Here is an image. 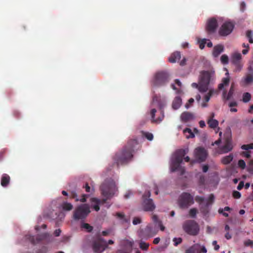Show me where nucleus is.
Returning a JSON list of instances; mask_svg holds the SVG:
<instances>
[{"label":"nucleus","mask_w":253,"mask_h":253,"mask_svg":"<svg viewBox=\"0 0 253 253\" xmlns=\"http://www.w3.org/2000/svg\"><path fill=\"white\" fill-rule=\"evenodd\" d=\"M138 144L136 139L129 140L122 151L117 152L113 157V165H116L119 168L120 165L127 164L133 157L134 148Z\"/></svg>","instance_id":"nucleus-1"},{"label":"nucleus","mask_w":253,"mask_h":253,"mask_svg":"<svg viewBox=\"0 0 253 253\" xmlns=\"http://www.w3.org/2000/svg\"><path fill=\"white\" fill-rule=\"evenodd\" d=\"M100 190L102 195L105 198L102 200H99L97 198L92 199V202L96 203V205H94L93 209L97 211L100 210L99 205L105 204L108 199L112 197L115 194L116 190V186L115 182L112 179L106 180L101 184Z\"/></svg>","instance_id":"nucleus-2"},{"label":"nucleus","mask_w":253,"mask_h":253,"mask_svg":"<svg viewBox=\"0 0 253 253\" xmlns=\"http://www.w3.org/2000/svg\"><path fill=\"white\" fill-rule=\"evenodd\" d=\"M188 149H178L173 154L171 160L170 170L172 172L179 171L181 175L185 173V169L182 167L180 165L183 161V159L186 162L190 161V158L188 156L184 157L188 153Z\"/></svg>","instance_id":"nucleus-3"},{"label":"nucleus","mask_w":253,"mask_h":253,"mask_svg":"<svg viewBox=\"0 0 253 253\" xmlns=\"http://www.w3.org/2000/svg\"><path fill=\"white\" fill-rule=\"evenodd\" d=\"M214 71L212 70L201 71L199 78V91L201 92H206L211 82L214 80Z\"/></svg>","instance_id":"nucleus-4"},{"label":"nucleus","mask_w":253,"mask_h":253,"mask_svg":"<svg viewBox=\"0 0 253 253\" xmlns=\"http://www.w3.org/2000/svg\"><path fill=\"white\" fill-rule=\"evenodd\" d=\"M169 81V74L166 71H160L155 74L151 84L154 86L160 87L165 85Z\"/></svg>","instance_id":"nucleus-5"},{"label":"nucleus","mask_w":253,"mask_h":253,"mask_svg":"<svg viewBox=\"0 0 253 253\" xmlns=\"http://www.w3.org/2000/svg\"><path fill=\"white\" fill-rule=\"evenodd\" d=\"M158 232V230L156 225L149 224L145 228L139 230L138 231V235L141 239L147 240L154 236L157 234Z\"/></svg>","instance_id":"nucleus-6"},{"label":"nucleus","mask_w":253,"mask_h":253,"mask_svg":"<svg viewBox=\"0 0 253 253\" xmlns=\"http://www.w3.org/2000/svg\"><path fill=\"white\" fill-rule=\"evenodd\" d=\"M91 246L94 252L96 253H102L108 248L107 242L100 235L94 238L91 242Z\"/></svg>","instance_id":"nucleus-7"},{"label":"nucleus","mask_w":253,"mask_h":253,"mask_svg":"<svg viewBox=\"0 0 253 253\" xmlns=\"http://www.w3.org/2000/svg\"><path fill=\"white\" fill-rule=\"evenodd\" d=\"M90 212V208L87 204H81L78 206L74 211L73 218L76 220L84 219L86 217Z\"/></svg>","instance_id":"nucleus-8"},{"label":"nucleus","mask_w":253,"mask_h":253,"mask_svg":"<svg viewBox=\"0 0 253 253\" xmlns=\"http://www.w3.org/2000/svg\"><path fill=\"white\" fill-rule=\"evenodd\" d=\"M184 231L189 235H197L199 232V226L194 220H187L182 226Z\"/></svg>","instance_id":"nucleus-9"},{"label":"nucleus","mask_w":253,"mask_h":253,"mask_svg":"<svg viewBox=\"0 0 253 253\" xmlns=\"http://www.w3.org/2000/svg\"><path fill=\"white\" fill-rule=\"evenodd\" d=\"M178 203L181 208H187L194 203L193 197L190 194L184 192L180 196Z\"/></svg>","instance_id":"nucleus-10"},{"label":"nucleus","mask_w":253,"mask_h":253,"mask_svg":"<svg viewBox=\"0 0 253 253\" xmlns=\"http://www.w3.org/2000/svg\"><path fill=\"white\" fill-rule=\"evenodd\" d=\"M150 196L151 193L149 191L147 192V194L142 196L143 209L144 211H153L156 207L152 199L148 198Z\"/></svg>","instance_id":"nucleus-11"},{"label":"nucleus","mask_w":253,"mask_h":253,"mask_svg":"<svg viewBox=\"0 0 253 253\" xmlns=\"http://www.w3.org/2000/svg\"><path fill=\"white\" fill-rule=\"evenodd\" d=\"M235 27V24L231 21H225L219 30V34L221 36H227L232 33Z\"/></svg>","instance_id":"nucleus-12"},{"label":"nucleus","mask_w":253,"mask_h":253,"mask_svg":"<svg viewBox=\"0 0 253 253\" xmlns=\"http://www.w3.org/2000/svg\"><path fill=\"white\" fill-rule=\"evenodd\" d=\"M166 106L165 101L159 103V108L161 111V116L155 119V113L157 112L156 109H152L150 112L151 121L152 123H160L164 118V107Z\"/></svg>","instance_id":"nucleus-13"},{"label":"nucleus","mask_w":253,"mask_h":253,"mask_svg":"<svg viewBox=\"0 0 253 253\" xmlns=\"http://www.w3.org/2000/svg\"><path fill=\"white\" fill-rule=\"evenodd\" d=\"M208 152L204 148L198 147L195 150V156L200 163L205 161L208 156Z\"/></svg>","instance_id":"nucleus-14"},{"label":"nucleus","mask_w":253,"mask_h":253,"mask_svg":"<svg viewBox=\"0 0 253 253\" xmlns=\"http://www.w3.org/2000/svg\"><path fill=\"white\" fill-rule=\"evenodd\" d=\"M48 236V234L45 233L41 235H38L36 237L31 235H27L26 238L28 239L32 244L35 245L46 239Z\"/></svg>","instance_id":"nucleus-15"},{"label":"nucleus","mask_w":253,"mask_h":253,"mask_svg":"<svg viewBox=\"0 0 253 253\" xmlns=\"http://www.w3.org/2000/svg\"><path fill=\"white\" fill-rule=\"evenodd\" d=\"M217 27V22L216 19H210L207 24L206 29L209 33H213Z\"/></svg>","instance_id":"nucleus-16"},{"label":"nucleus","mask_w":253,"mask_h":253,"mask_svg":"<svg viewBox=\"0 0 253 253\" xmlns=\"http://www.w3.org/2000/svg\"><path fill=\"white\" fill-rule=\"evenodd\" d=\"M241 58L242 55L240 53H235L233 54L232 57V62L236 66V70L238 71H240L242 67L241 63Z\"/></svg>","instance_id":"nucleus-17"},{"label":"nucleus","mask_w":253,"mask_h":253,"mask_svg":"<svg viewBox=\"0 0 253 253\" xmlns=\"http://www.w3.org/2000/svg\"><path fill=\"white\" fill-rule=\"evenodd\" d=\"M195 119L194 114L189 112H184L180 116V119L182 122L187 123L189 121L193 120Z\"/></svg>","instance_id":"nucleus-18"},{"label":"nucleus","mask_w":253,"mask_h":253,"mask_svg":"<svg viewBox=\"0 0 253 253\" xmlns=\"http://www.w3.org/2000/svg\"><path fill=\"white\" fill-rule=\"evenodd\" d=\"M232 148L233 146L231 141L230 140L227 139L226 141L225 145L219 148V153L223 154L228 153V152L231 151Z\"/></svg>","instance_id":"nucleus-19"},{"label":"nucleus","mask_w":253,"mask_h":253,"mask_svg":"<svg viewBox=\"0 0 253 253\" xmlns=\"http://www.w3.org/2000/svg\"><path fill=\"white\" fill-rule=\"evenodd\" d=\"M70 198L75 199L76 202L80 201L81 202L84 203L86 202V198L87 195L85 194H83L82 195V197L81 199H79L77 196V194L75 191H72L70 192Z\"/></svg>","instance_id":"nucleus-20"},{"label":"nucleus","mask_w":253,"mask_h":253,"mask_svg":"<svg viewBox=\"0 0 253 253\" xmlns=\"http://www.w3.org/2000/svg\"><path fill=\"white\" fill-rule=\"evenodd\" d=\"M214 117V114L212 113L210 115V118L208 121V124L209 127L212 128H216L218 125V122L216 120L213 119Z\"/></svg>","instance_id":"nucleus-21"},{"label":"nucleus","mask_w":253,"mask_h":253,"mask_svg":"<svg viewBox=\"0 0 253 253\" xmlns=\"http://www.w3.org/2000/svg\"><path fill=\"white\" fill-rule=\"evenodd\" d=\"M224 50V46L221 44L215 45L213 49L212 55L214 57H218Z\"/></svg>","instance_id":"nucleus-22"},{"label":"nucleus","mask_w":253,"mask_h":253,"mask_svg":"<svg viewBox=\"0 0 253 253\" xmlns=\"http://www.w3.org/2000/svg\"><path fill=\"white\" fill-rule=\"evenodd\" d=\"M182 100L179 96H176L172 101V107L173 109H178L181 105Z\"/></svg>","instance_id":"nucleus-23"},{"label":"nucleus","mask_w":253,"mask_h":253,"mask_svg":"<svg viewBox=\"0 0 253 253\" xmlns=\"http://www.w3.org/2000/svg\"><path fill=\"white\" fill-rule=\"evenodd\" d=\"M181 58L180 52L176 51L173 52L169 58V61L170 63H175L177 60H179Z\"/></svg>","instance_id":"nucleus-24"},{"label":"nucleus","mask_w":253,"mask_h":253,"mask_svg":"<svg viewBox=\"0 0 253 253\" xmlns=\"http://www.w3.org/2000/svg\"><path fill=\"white\" fill-rule=\"evenodd\" d=\"M10 179V176L7 174H3L1 176L0 182L1 186L6 187L9 183Z\"/></svg>","instance_id":"nucleus-25"},{"label":"nucleus","mask_w":253,"mask_h":253,"mask_svg":"<svg viewBox=\"0 0 253 253\" xmlns=\"http://www.w3.org/2000/svg\"><path fill=\"white\" fill-rule=\"evenodd\" d=\"M233 159V155L230 154L229 155L223 157L221 159V163L224 165L229 164Z\"/></svg>","instance_id":"nucleus-26"},{"label":"nucleus","mask_w":253,"mask_h":253,"mask_svg":"<svg viewBox=\"0 0 253 253\" xmlns=\"http://www.w3.org/2000/svg\"><path fill=\"white\" fill-rule=\"evenodd\" d=\"M229 83V78L228 77L224 78L222 80V83L219 84L218 86V89H222L224 86L228 85Z\"/></svg>","instance_id":"nucleus-27"},{"label":"nucleus","mask_w":253,"mask_h":253,"mask_svg":"<svg viewBox=\"0 0 253 253\" xmlns=\"http://www.w3.org/2000/svg\"><path fill=\"white\" fill-rule=\"evenodd\" d=\"M62 208L64 211H70L72 210L73 206L71 203L63 202L62 204Z\"/></svg>","instance_id":"nucleus-28"},{"label":"nucleus","mask_w":253,"mask_h":253,"mask_svg":"<svg viewBox=\"0 0 253 253\" xmlns=\"http://www.w3.org/2000/svg\"><path fill=\"white\" fill-rule=\"evenodd\" d=\"M183 132L187 138H193L195 136L194 134L192 132L190 128H186L184 129Z\"/></svg>","instance_id":"nucleus-29"},{"label":"nucleus","mask_w":253,"mask_h":253,"mask_svg":"<svg viewBox=\"0 0 253 253\" xmlns=\"http://www.w3.org/2000/svg\"><path fill=\"white\" fill-rule=\"evenodd\" d=\"M139 248L143 251H147L149 247V244L141 240L139 243Z\"/></svg>","instance_id":"nucleus-30"},{"label":"nucleus","mask_w":253,"mask_h":253,"mask_svg":"<svg viewBox=\"0 0 253 253\" xmlns=\"http://www.w3.org/2000/svg\"><path fill=\"white\" fill-rule=\"evenodd\" d=\"M209 206L206 203L205 204L201 205L200 207L201 211L203 214H207L209 211Z\"/></svg>","instance_id":"nucleus-31"},{"label":"nucleus","mask_w":253,"mask_h":253,"mask_svg":"<svg viewBox=\"0 0 253 253\" xmlns=\"http://www.w3.org/2000/svg\"><path fill=\"white\" fill-rule=\"evenodd\" d=\"M246 37L251 43H253V32L252 30H248L246 32Z\"/></svg>","instance_id":"nucleus-32"},{"label":"nucleus","mask_w":253,"mask_h":253,"mask_svg":"<svg viewBox=\"0 0 253 253\" xmlns=\"http://www.w3.org/2000/svg\"><path fill=\"white\" fill-rule=\"evenodd\" d=\"M116 216L120 219L123 220L124 222L128 223L129 222V219L125 217V214L121 212L116 213Z\"/></svg>","instance_id":"nucleus-33"},{"label":"nucleus","mask_w":253,"mask_h":253,"mask_svg":"<svg viewBox=\"0 0 253 253\" xmlns=\"http://www.w3.org/2000/svg\"><path fill=\"white\" fill-rule=\"evenodd\" d=\"M81 227L85 229L88 232H91L93 230V227L88 223H84L81 224Z\"/></svg>","instance_id":"nucleus-34"},{"label":"nucleus","mask_w":253,"mask_h":253,"mask_svg":"<svg viewBox=\"0 0 253 253\" xmlns=\"http://www.w3.org/2000/svg\"><path fill=\"white\" fill-rule=\"evenodd\" d=\"M214 201V196L213 194H211L207 200L206 204L210 206L213 203Z\"/></svg>","instance_id":"nucleus-35"},{"label":"nucleus","mask_w":253,"mask_h":253,"mask_svg":"<svg viewBox=\"0 0 253 253\" xmlns=\"http://www.w3.org/2000/svg\"><path fill=\"white\" fill-rule=\"evenodd\" d=\"M251 98V95L249 93L246 92L243 94V102H246V103L248 102L250 100Z\"/></svg>","instance_id":"nucleus-36"},{"label":"nucleus","mask_w":253,"mask_h":253,"mask_svg":"<svg viewBox=\"0 0 253 253\" xmlns=\"http://www.w3.org/2000/svg\"><path fill=\"white\" fill-rule=\"evenodd\" d=\"M185 253H200V252L195 247L192 246L187 249Z\"/></svg>","instance_id":"nucleus-37"},{"label":"nucleus","mask_w":253,"mask_h":253,"mask_svg":"<svg viewBox=\"0 0 253 253\" xmlns=\"http://www.w3.org/2000/svg\"><path fill=\"white\" fill-rule=\"evenodd\" d=\"M234 91V85L232 84L231 85L230 90H229V92H228V94L227 95V97H226V99L227 100H229V99H230V98L232 96V95L233 94Z\"/></svg>","instance_id":"nucleus-38"},{"label":"nucleus","mask_w":253,"mask_h":253,"mask_svg":"<svg viewBox=\"0 0 253 253\" xmlns=\"http://www.w3.org/2000/svg\"><path fill=\"white\" fill-rule=\"evenodd\" d=\"M220 60L222 64H227L229 61L228 57L225 54L222 55L221 56Z\"/></svg>","instance_id":"nucleus-39"},{"label":"nucleus","mask_w":253,"mask_h":253,"mask_svg":"<svg viewBox=\"0 0 253 253\" xmlns=\"http://www.w3.org/2000/svg\"><path fill=\"white\" fill-rule=\"evenodd\" d=\"M241 148L243 150H248L249 149H253V143L249 144H244L241 146Z\"/></svg>","instance_id":"nucleus-40"},{"label":"nucleus","mask_w":253,"mask_h":253,"mask_svg":"<svg viewBox=\"0 0 253 253\" xmlns=\"http://www.w3.org/2000/svg\"><path fill=\"white\" fill-rule=\"evenodd\" d=\"M197 210L195 208H193L190 210L189 213V215L191 217H195L197 214Z\"/></svg>","instance_id":"nucleus-41"},{"label":"nucleus","mask_w":253,"mask_h":253,"mask_svg":"<svg viewBox=\"0 0 253 253\" xmlns=\"http://www.w3.org/2000/svg\"><path fill=\"white\" fill-rule=\"evenodd\" d=\"M182 241L181 238H174L173 239V242H174V245L177 246L179 244H181Z\"/></svg>","instance_id":"nucleus-42"},{"label":"nucleus","mask_w":253,"mask_h":253,"mask_svg":"<svg viewBox=\"0 0 253 253\" xmlns=\"http://www.w3.org/2000/svg\"><path fill=\"white\" fill-rule=\"evenodd\" d=\"M141 222V219L140 217H135L133 218L132 220V223L133 225H137Z\"/></svg>","instance_id":"nucleus-43"},{"label":"nucleus","mask_w":253,"mask_h":253,"mask_svg":"<svg viewBox=\"0 0 253 253\" xmlns=\"http://www.w3.org/2000/svg\"><path fill=\"white\" fill-rule=\"evenodd\" d=\"M199 47L201 49H203L205 46V44L206 43V39H203L201 41H199Z\"/></svg>","instance_id":"nucleus-44"},{"label":"nucleus","mask_w":253,"mask_h":253,"mask_svg":"<svg viewBox=\"0 0 253 253\" xmlns=\"http://www.w3.org/2000/svg\"><path fill=\"white\" fill-rule=\"evenodd\" d=\"M152 220L153 221V222L155 223L154 225H156V226L159 223V222H161V221L159 220V219L158 218V216L156 215H155V214L153 215V216L152 217Z\"/></svg>","instance_id":"nucleus-45"},{"label":"nucleus","mask_w":253,"mask_h":253,"mask_svg":"<svg viewBox=\"0 0 253 253\" xmlns=\"http://www.w3.org/2000/svg\"><path fill=\"white\" fill-rule=\"evenodd\" d=\"M145 137L149 140L151 141L153 138V135L151 133L145 132L144 133Z\"/></svg>","instance_id":"nucleus-46"},{"label":"nucleus","mask_w":253,"mask_h":253,"mask_svg":"<svg viewBox=\"0 0 253 253\" xmlns=\"http://www.w3.org/2000/svg\"><path fill=\"white\" fill-rule=\"evenodd\" d=\"M244 245L246 246H250L253 248V241L249 239L244 242Z\"/></svg>","instance_id":"nucleus-47"},{"label":"nucleus","mask_w":253,"mask_h":253,"mask_svg":"<svg viewBox=\"0 0 253 253\" xmlns=\"http://www.w3.org/2000/svg\"><path fill=\"white\" fill-rule=\"evenodd\" d=\"M233 197L235 199H239L241 197V193L237 191H234L233 192Z\"/></svg>","instance_id":"nucleus-48"},{"label":"nucleus","mask_w":253,"mask_h":253,"mask_svg":"<svg viewBox=\"0 0 253 253\" xmlns=\"http://www.w3.org/2000/svg\"><path fill=\"white\" fill-rule=\"evenodd\" d=\"M238 165L241 168H242V169H245V168L246 167V163L244 160H240L238 161Z\"/></svg>","instance_id":"nucleus-49"},{"label":"nucleus","mask_w":253,"mask_h":253,"mask_svg":"<svg viewBox=\"0 0 253 253\" xmlns=\"http://www.w3.org/2000/svg\"><path fill=\"white\" fill-rule=\"evenodd\" d=\"M195 200L197 202L201 204L204 201L205 199L204 197L197 196L195 197Z\"/></svg>","instance_id":"nucleus-50"},{"label":"nucleus","mask_w":253,"mask_h":253,"mask_svg":"<svg viewBox=\"0 0 253 253\" xmlns=\"http://www.w3.org/2000/svg\"><path fill=\"white\" fill-rule=\"evenodd\" d=\"M205 181V176L201 174H199V183L200 184H204Z\"/></svg>","instance_id":"nucleus-51"},{"label":"nucleus","mask_w":253,"mask_h":253,"mask_svg":"<svg viewBox=\"0 0 253 253\" xmlns=\"http://www.w3.org/2000/svg\"><path fill=\"white\" fill-rule=\"evenodd\" d=\"M112 230L110 229H107L105 231L102 232V235L104 236H107L111 233Z\"/></svg>","instance_id":"nucleus-52"},{"label":"nucleus","mask_w":253,"mask_h":253,"mask_svg":"<svg viewBox=\"0 0 253 253\" xmlns=\"http://www.w3.org/2000/svg\"><path fill=\"white\" fill-rule=\"evenodd\" d=\"M212 246L214 247V249L215 251H218L219 249V246L217 245L216 241H213L212 243Z\"/></svg>","instance_id":"nucleus-53"},{"label":"nucleus","mask_w":253,"mask_h":253,"mask_svg":"<svg viewBox=\"0 0 253 253\" xmlns=\"http://www.w3.org/2000/svg\"><path fill=\"white\" fill-rule=\"evenodd\" d=\"M156 227L158 229V228L159 227L161 231H164L165 229V226L162 224V221L159 222V223L157 225Z\"/></svg>","instance_id":"nucleus-54"},{"label":"nucleus","mask_w":253,"mask_h":253,"mask_svg":"<svg viewBox=\"0 0 253 253\" xmlns=\"http://www.w3.org/2000/svg\"><path fill=\"white\" fill-rule=\"evenodd\" d=\"M218 212L219 213L222 214V215L226 217H227L229 216L228 213H227V212H223V209H219L218 210Z\"/></svg>","instance_id":"nucleus-55"},{"label":"nucleus","mask_w":253,"mask_h":253,"mask_svg":"<svg viewBox=\"0 0 253 253\" xmlns=\"http://www.w3.org/2000/svg\"><path fill=\"white\" fill-rule=\"evenodd\" d=\"M47 249L46 247H43L41 249L38 250L37 252V253H47Z\"/></svg>","instance_id":"nucleus-56"},{"label":"nucleus","mask_w":253,"mask_h":253,"mask_svg":"<svg viewBox=\"0 0 253 253\" xmlns=\"http://www.w3.org/2000/svg\"><path fill=\"white\" fill-rule=\"evenodd\" d=\"M242 155L247 158H250L251 157V152L249 151L243 152Z\"/></svg>","instance_id":"nucleus-57"},{"label":"nucleus","mask_w":253,"mask_h":253,"mask_svg":"<svg viewBox=\"0 0 253 253\" xmlns=\"http://www.w3.org/2000/svg\"><path fill=\"white\" fill-rule=\"evenodd\" d=\"M244 186V182L243 181L240 182L239 184L237 186V189L239 190H241Z\"/></svg>","instance_id":"nucleus-58"},{"label":"nucleus","mask_w":253,"mask_h":253,"mask_svg":"<svg viewBox=\"0 0 253 253\" xmlns=\"http://www.w3.org/2000/svg\"><path fill=\"white\" fill-rule=\"evenodd\" d=\"M250 48L249 45L248 44H247V48L242 50V53L243 54H246L248 52Z\"/></svg>","instance_id":"nucleus-59"},{"label":"nucleus","mask_w":253,"mask_h":253,"mask_svg":"<svg viewBox=\"0 0 253 253\" xmlns=\"http://www.w3.org/2000/svg\"><path fill=\"white\" fill-rule=\"evenodd\" d=\"M61 232V231L60 229H56L55 230V231L54 232V235L56 237H58L60 235Z\"/></svg>","instance_id":"nucleus-60"},{"label":"nucleus","mask_w":253,"mask_h":253,"mask_svg":"<svg viewBox=\"0 0 253 253\" xmlns=\"http://www.w3.org/2000/svg\"><path fill=\"white\" fill-rule=\"evenodd\" d=\"M209 167L208 165H205L203 166L202 169L204 172H206L209 169Z\"/></svg>","instance_id":"nucleus-61"},{"label":"nucleus","mask_w":253,"mask_h":253,"mask_svg":"<svg viewBox=\"0 0 253 253\" xmlns=\"http://www.w3.org/2000/svg\"><path fill=\"white\" fill-rule=\"evenodd\" d=\"M160 241V238L159 237H157L154 239L153 243L154 244L157 245V244H159Z\"/></svg>","instance_id":"nucleus-62"},{"label":"nucleus","mask_w":253,"mask_h":253,"mask_svg":"<svg viewBox=\"0 0 253 253\" xmlns=\"http://www.w3.org/2000/svg\"><path fill=\"white\" fill-rule=\"evenodd\" d=\"M225 238L227 240H229L231 239L232 235L229 233V232H227L225 235Z\"/></svg>","instance_id":"nucleus-63"},{"label":"nucleus","mask_w":253,"mask_h":253,"mask_svg":"<svg viewBox=\"0 0 253 253\" xmlns=\"http://www.w3.org/2000/svg\"><path fill=\"white\" fill-rule=\"evenodd\" d=\"M85 189V191L86 192H90V187L89 186L88 184L87 183H86L85 184V186L84 187Z\"/></svg>","instance_id":"nucleus-64"}]
</instances>
